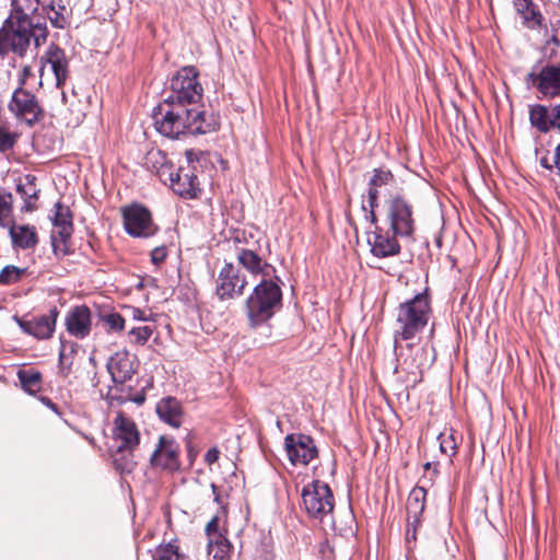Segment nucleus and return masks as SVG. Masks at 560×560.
Masks as SVG:
<instances>
[{
  "mask_svg": "<svg viewBox=\"0 0 560 560\" xmlns=\"http://www.w3.org/2000/svg\"><path fill=\"white\" fill-rule=\"evenodd\" d=\"M153 560H187L186 556L179 552L175 542L160 545L153 555Z\"/></svg>",
  "mask_w": 560,
  "mask_h": 560,
  "instance_id": "nucleus-37",
  "label": "nucleus"
},
{
  "mask_svg": "<svg viewBox=\"0 0 560 560\" xmlns=\"http://www.w3.org/2000/svg\"><path fill=\"white\" fill-rule=\"evenodd\" d=\"M212 490H213V493L215 494V490H217V488H215V486H214V485H212Z\"/></svg>",
  "mask_w": 560,
  "mask_h": 560,
  "instance_id": "nucleus-57",
  "label": "nucleus"
},
{
  "mask_svg": "<svg viewBox=\"0 0 560 560\" xmlns=\"http://www.w3.org/2000/svg\"><path fill=\"white\" fill-rule=\"evenodd\" d=\"M179 446L174 439L162 435L150 457L151 465L165 470H176L179 467Z\"/></svg>",
  "mask_w": 560,
  "mask_h": 560,
  "instance_id": "nucleus-16",
  "label": "nucleus"
},
{
  "mask_svg": "<svg viewBox=\"0 0 560 560\" xmlns=\"http://www.w3.org/2000/svg\"><path fill=\"white\" fill-rule=\"evenodd\" d=\"M46 63L54 73L56 86L61 89L66 83L69 74V62L65 51L58 46H49L45 55Z\"/></svg>",
  "mask_w": 560,
  "mask_h": 560,
  "instance_id": "nucleus-24",
  "label": "nucleus"
},
{
  "mask_svg": "<svg viewBox=\"0 0 560 560\" xmlns=\"http://www.w3.org/2000/svg\"><path fill=\"white\" fill-rule=\"evenodd\" d=\"M549 119H552V107L549 108Z\"/></svg>",
  "mask_w": 560,
  "mask_h": 560,
  "instance_id": "nucleus-55",
  "label": "nucleus"
},
{
  "mask_svg": "<svg viewBox=\"0 0 560 560\" xmlns=\"http://www.w3.org/2000/svg\"><path fill=\"white\" fill-rule=\"evenodd\" d=\"M10 236L14 247L22 249L33 248L36 246L37 233L36 229L31 225H14L13 222L10 226Z\"/></svg>",
  "mask_w": 560,
  "mask_h": 560,
  "instance_id": "nucleus-30",
  "label": "nucleus"
},
{
  "mask_svg": "<svg viewBox=\"0 0 560 560\" xmlns=\"http://www.w3.org/2000/svg\"><path fill=\"white\" fill-rule=\"evenodd\" d=\"M16 192L23 200L22 212H33L37 209L40 188L37 185L35 175L26 174L16 180Z\"/></svg>",
  "mask_w": 560,
  "mask_h": 560,
  "instance_id": "nucleus-22",
  "label": "nucleus"
},
{
  "mask_svg": "<svg viewBox=\"0 0 560 560\" xmlns=\"http://www.w3.org/2000/svg\"><path fill=\"white\" fill-rule=\"evenodd\" d=\"M42 401H43V402H45L47 406H49V407H51V408H54V407H55V405L50 401V399H49V398L43 397V398H42Z\"/></svg>",
  "mask_w": 560,
  "mask_h": 560,
  "instance_id": "nucleus-53",
  "label": "nucleus"
},
{
  "mask_svg": "<svg viewBox=\"0 0 560 560\" xmlns=\"http://www.w3.org/2000/svg\"><path fill=\"white\" fill-rule=\"evenodd\" d=\"M75 352L74 348L71 346L69 352L67 351V348L65 345H62L60 352H59V364H60V371L61 373L67 376L70 371L73 363L72 357Z\"/></svg>",
  "mask_w": 560,
  "mask_h": 560,
  "instance_id": "nucleus-41",
  "label": "nucleus"
},
{
  "mask_svg": "<svg viewBox=\"0 0 560 560\" xmlns=\"http://www.w3.org/2000/svg\"><path fill=\"white\" fill-rule=\"evenodd\" d=\"M152 328L149 326L135 327L129 331V335L133 338L132 342L144 345L152 336Z\"/></svg>",
  "mask_w": 560,
  "mask_h": 560,
  "instance_id": "nucleus-42",
  "label": "nucleus"
},
{
  "mask_svg": "<svg viewBox=\"0 0 560 560\" xmlns=\"http://www.w3.org/2000/svg\"><path fill=\"white\" fill-rule=\"evenodd\" d=\"M107 371L116 384H124L136 373V357L127 350H120L109 357Z\"/></svg>",
  "mask_w": 560,
  "mask_h": 560,
  "instance_id": "nucleus-17",
  "label": "nucleus"
},
{
  "mask_svg": "<svg viewBox=\"0 0 560 560\" xmlns=\"http://www.w3.org/2000/svg\"><path fill=\"white\" fill-rule=\"evenodd\" d=\"M107 331H121L125 327V319L118 313H107L101 316Z\"/></svg>",
  "mask_w": 560,
  "mask_h": 560,
  "instance_id": "nucleus-39",
  "label": "nucleus"
},
{
  "mask_svg": "<svg viewBox=\"0 0 560 560\" xmlns=\"http://www.w3.org/2000/svg\"><path fill=\"white\" fill-rule=\"evenodd\" d=\"M553 164L557 167L558 173L560 175V143L556 148V152H555V155H553Z\"/></svg>",
  "mask_w": 560,
  "mask_h": 560,
  "instance_id": "nucleus-49",
  "label": "nucleus"
},
{
  "mask_svg": "<svg viewBox=\"0 0 560 560\" xmlns=\"http://www.w3.org/2000/svg\"><path fill=\"white\" fill-rule=\"evenodd\" d=\"M159 418L173 428H179L184 420L180 402L174 397H165L156 404Z\"/></svg>",
  "mask_w": 560,
  "mask_h": 560,
  "instance_id": "nucleus-26",
  "label": "nucleus"
},
{
  "mask_svg": "<svg viewBox=\"0 0 560 560\" xmlns=\"http://www.w3.org/2000/svg\"><path fill=\"white\" fill-rule=\"evenodd\" d=\"M550 42L555 46H560V22H557L556 24L551 25V37Z\"/></svg>",
  "mask_w": 560,
  "mask_h": 560,
  "instance_id": "nucleus-47",
  "label": "nucleus"
},
{
  "mask_svg": "<svg viewBox=\"0 0 560 560\" xmlns=\"http://www.w3.org/2000/svg\"><path fill=\"white\" fill-rule=\"evenodd\" d=\"M16 132L11 131L7 126H0V152L11 150L18 140Z\"/></svg>",
  "mask_w": 560,
  "mask_h": 560,
  "instance_id": "nucleus-40",
  "label": "nucleus"
},
{
  "mask_svg": "<svg viewBox=\"0 0 560 560\" xmlns=\"http://www.w3.org/2000/svg\"><path fill=\"white\" fill-rule=\"evenodd\" d=\"M301 495L308 516L323 521L332 513L335 499L327 483L314 480L304 486Z\"/></svg>",
  "mask_w": 560,
  "mask_h": 560,
  "instance_id": "nucleus-7",
  "label": "nucleus"
},
{
  "mask_svg": "<svg viewBox=\"0 0 560 560\" xmlns=\"http://www.w3.org/2000/svg\"><path fill=\"white\" fill-rule=\"evenodd\" d=\"M13 222V196L0 189V226L8 228Z\"/></svg>",
  "mask_w": 560,
  "mask_h": 560,
  "instance_id": "nucleus-35",
  "label": "nucleus"
},
{
  "mask_svg": "<svg viewBox=\"0 0 560 560\" xmlns=\"http://www.w3.org/2000/svg\"><path fill=\"white\" fill-rule=\"evenodd\" d=\"M540 165L549 171L552 170L553 167V164L549 162V159L547 156L540 159Z\"/></svg>",
  "mask_w": 560,
  "mask_h": 560,
  "instance_id": "nucleus-50",
  "label": "nucleus"
},
{
  "mask_svg": "<svg viewBox=\"0 0 560 560\" xmlns=\"http://www.w3.org/2000/svg\"><path fill=\"white\" fill-rule=\"evenodd\" d=\"M167 184L174 192L184 198H196L199 191V182L196 174L183 166L178 167L177 171L173 170L171 175L167 176Z\"/></svg>",
  "mask_w": 560,
  "mask_h": 560,
  "instance_id": "nucleus-21",
  "label": "nucleus"
},
{
  "mask_svg": "<svg viewBox=\"0 0 560 560\" xmlns=\"http://www.w3.org/2000/svg\"><path fill=\"white\" fill-rule=\"evenodd\" d=\"M440 450L447 456H453L457 450V443L453 431L442 432L439 435Z\"/></svg>",
  "mask_w": 560,
  "mask_h": 560,
  "instance_id": "nucleus-38",
  "label": "nucleus"
},
{
  "mask_svg": "<svg viewBox=\"0 0 560 560\" xmlns=\"http://www.w3.org/2000/svg\"><path fill=\"white\" fill-rule=\"evenodd\" d=\"M49 20L55 27L63 28L67 25V18L56 11H52V15H49Z\"/></svg>",
  "mask_w": 560,
  "mask_h": 560,
  "instance_id": "nucleus-45",
  "label": "nucleus"
},
{
  "mask_svg": "<svg viewBox=\"0 0 560 560\" xmlns=\"http://www.w3.org/2000/svg\"><path fill=\"white\" fill-rule=\"evenodd\" d=\"M51 220L54 224V231L51 234L52 241L56 242L58 236L61 242H66L72 232V220L69 208L57 202L55 205V211Z\"/></svg>",
  "mask_w": 560,
  "mask_h": 560,
  "instance_id": "nucleus-28",
  "label": "nucleus"
},
{
  "mask_svg": "<svg viewBox=\"0 0 560 560\" xmlns=\"http://www.w3.org/2000/svg\"><path fill=\"white\" fill-rule=\"evenodd\" d=\"M135 450H118L113 454L114 464L120 472H131L137 466Z\"/></svg>",
  "mask_w": 560,
  "mask_h": 560,
  "instance_id": "nucleus-34",
  "label": "nucleus"
},
{
  "mask_svg": "<svg viewBox=\"0 0 560 560\" xmlns=\"http://www.w3.org/2000/svg\"><path fill=\"white\" fill-rule=\"evenodd\" d=\"M219 516H213L210 522L206 526V533L208 536V539L210 540L213 538L214 535H222V533L219 530Z\"/></svg>",
  "mask_w": 560,
  "mask_h": 560,
  "instance_id": "nucleus-43",
  "label": "nucleus"
},
{
  "mask_svg": "<svg viewBox=\"0 0 560 560\" xmlns=\"http://www.w3.org/2000/svg\"><path fill=\"white\" fill-rule=\"evenodd\" d=\"M526 82L538 91L540 97L553 98L560 96V62L548 63L539 72H529Z\"/></svg>",
  "mask_w": 560,
  "mask_h": 560,
  "instance_id": "nucleus-10",
  "label": "nucleus"
},
{
  "mask_svg": "<svg viewBox=\"0 0 560 560\" xmlns=\"http://www.w3.org/2000/svg\"><path fill=\"white\" fill-rule=\"evenodd\" d=\"M203 89L198 80L195 67H184L172 78L167 96L164 98L185 107L203 109L201 104Z\"/></svg>",
  "mask_w": 560,
  "mask_h": 560,
  "instance_id": "nucleus-6",
  "label": "nucleus"
},
{
  "mask_svg": "<svg viewBox=\"0 0 560 560\" xmlns=\"http://www.w3.org/2000/svg\"><path fill=\"white\" fill-rule=\"evenodd\" d=\"M61 97H62V102L66 104L67 103V96H66L65 91H61Z\"/></svg>",
  "mask_w": 560,
  "mask_h": 560,
  "instance_id": "nucleus-54",
  "label": "nucleus"
},
{
  "mask_svg": "<svg viewBox=\"0 0 560 560\" xmlns=\"http://www.w3.org/2000/svg\"><path fill=\"white\" fill-rule=\"evenodd\" d=\"M284 448L293 465H307L318 454L314 440L306 434H288Z\"/></svg>",
  "mask_w": 560,
  "mask_h": 560,
  "instance_id": "nucleus-12",
  "label": "nucleus"
},
{
  "mask_svg": "<svg viewBox=\"0 0 560 560\" xmlns=\"http://www.w3.org/2000/svg\"><path fill=\"white\" fill-rule=\"evenodd\" d=\"M394 182V175L383 168H375L373 176L369 180L368 203L370 207L369 218L372 223L376 222L374 209L377 207L378 189L383 186L390 185Z\"/></svg>",
  "mask_w": 560,
  "mask_h": 560,
  "instance_id": "nucleus-25",
  "label": "nucleus"
},
{
  "mask_svg": "<svg viewBox=\"0 0 560 560\" xmlns=\"http://www.w3.org/2000/svg\"><path fill=\"white\" fill-rule=\"evenodd\" d=\"M219 458V451L217 448H210L206 455L205 459L208 464H213Z\"/></svg>",
  "mask_w": 560,
  "mask_h": 560,
  "instance_id": "nucleus-48",
  "label": "nucleus"
},
{
  "mask_svg": "<svg viewBox=\"0 0 560 560\" xmlns=\"http://www.w3.org/2000/svg\"><path fill=\"white\" fill-rule=\"evenodd\" d=\"M430 466H431V464H430V463H427V464L424 465V469H429V468H430Z\"/></svg>",
  "mask_w": 560,
  "mask_h": 560,
  "instance_id": "nucleus-56",
  "label": "nucleus"
},
{
  "mask_svg": "<svg viewBox=\"0 0 560 560\" xmlns=\"http://www.w3.org/2000/svg\"><path fill=\"white\" fill-rule=\"evenodd\" d=\"M113 439L118 450H136L140 432L132 419L119 412L114 420Z\"/></svg>",
  "mask_w": 560,
  "mask_h": 560,
  "instance_id": "nucleus-14",
  "label": "nucleus"
},
{
  "mask_svg": "<svg viewBox=\"0 0 560 560\" xmlns=\"http://www.w3.org/2000/svg\"><path fill=\"white\" fill-rule=\"evenodd\" d=\"M144 165L151 172L156 173L164 184H167V176L173 172V165L163 151L160 149L149 150L144 156Z\"/></svg>",
  "mask_w": 560,
  "mask_h": 560,
  "instance_id": "nucleus-29",
  "label": "nucleus"
},
{
  "mask_svg": "<svg viewBox=\"0 0 560 560\" xmlns=\"http://www.w3.org/2000/svg\"><path fill=\"white\" fill-rule=\"evenodd\" d=\"M58 315V310L52 307L45 315L33 317L28 320L14 316V320L25 334L36 339H48L55 331Z\"/></svg>",
  "mask_w": 560,
  "mask_h": 560,
  "instance_id": "nucleus-13",
  "label": "nucleus"
},
{
  "mask_svg": "<svg viewBox=\"0 0 560 560\" xmlns=\"http://www.w3.org/2000/svg\"><path fill=\"white\" fill-rule=\"evenodd\" d=\"M514 7L528 27H535L540 24L541 16L534 9L532 0H514Z\"/></svg>",
  "mask_w": 560,
  "mask_h": 560,
  "instance_id": "nucleus-33",
  "label": "nucleus"
},
{
  "mask_svg": "<svg viewBox=\"0 0 560 560\" xmlns=\"http://www.w3.org/2000/svg\"><path fill=\"white\" fill-rule=\"evenodd\" d=\"M427 491L422 487H416L411 490L407 500V539L416 538V526L420 522V516L424 510V500Z\"/></svg>",
  "mask_w": 560,
  "mask_h": 560,
  "instance_id": "nucleus-23",
  "label": "nucleus"
},
{
  "mask_svg": "<svg viewBox=\"0 0 560 560\" xmlns=\"http://www.w3.org/2000/svg\"><path fill=\"white\" fill-rule=\"evenodd\" d=\"M18 378L23 390L30 395H35L42 389V374L34 369L19 370Z\"/></svg>",
  "mask_w": 560,
  "mask_h": 560,
  "instance_id": "nucleus-31",
  "label": "nucleus"
},
{
  "mask_svg": "<svg viewBox=\"0 0 560 560\" xmlns=\"http://www.w3.org/2000/svg\"><path fill=\"white\" fill-rule=\"evenodd\" d=\"M27 268H20L13 265H7L0 270V284L11 285L20 282L28 276Z\"/></svg>",
  "mask_w": 560,
  "mask_h": 560,
  "instance_id": "nucleus-36",
  "label": "nucleus"
},
{
  "mask_svg": "<svg viewBox=\"0 0 560 560\" xmlns=\"http://www.w3.org/2000/svg\"><path fill=\"white\" fill-rule=\"evenodd\" d=\"M246 285L245 276L232 262H225L217 278L215 293L220 300L234 299L243 294Z\"/></svg>",
  "mask_w": 560,
  "mask_h": 560,
  "instance_id": "nucleus-11",
  "label": "nucleus"
},
{
  "mask_svg": "<svg viewBox=\"0 0 560 560\" xmlns=\"http://www.w3.org/2000/svg\"><path fill=\"white\" fill-rule=\"evenodd\" d=\"M195 159V153L192 151H187L186 152V161L187 163H191Z\"/></svg>",
  "mask_w": 560,
  "mask_h": 560,
  "instance_id": "nucleus-52",
  "label": "nucleus"
},
{
  "mask_svg": "<svg viewBox=\"0 0 560 560\" xmlns=\"http://www.w3.org/2000/svg\"><path fill=\"white\" fill-rule=\"evenodd\" d=\"M397 237L394 233L389 235L388 231L376 226L375 231L368 236V243L373 256L385 258L399 254L400 245Z\"/></svg>",
  "mask_w": 560,
  "mask_h": 560,
  "instance_id": "nucleus-20",
  "label": "nucleus"
},
{
  "mask_svg": "<svg viewBox=\"0 0 560 560\" xmlns=\"http://www.w3.org/2000/svg\"><path fill=\"white\" fill-rule=\"evenodd\" d=\"M38 4L39 0H12L11 14L0 30V55L13 51L23 56L32 40L35 47L46 42V24L31 18Z\"/></svg>",
  "mask_w": 560,
  "mask_h": 560,
  "instance_id": "nucleus-1",
  "label": "nucleus"
},
{
  "mask_svg": "<svg viewBox=\"0 0 560 560\" xmlns=\"http://www.w3.org/2000/svg\"><path fill=\"white\" fill-rule=\"evenodd\" d=\"M32 74V68L30 66L23 67V80H26Z\"/></svg>",
  "mask_w": 560,
  "mask_h": 560,
  "instance_id": "nucleus-51",
  "label": "nucleus"
},
{
  "mask_svg": "<svg viewBox=\"0 0 560 560\" xmlns=\"http://www.w3.org/2000/svg\"><path fill=\"white\" fill-rule=\"evenodd\" d=\"M167 250L165 246H158L151 252V260L154 265H160L165 260Z\"/></svg>",
  "mask_w": 560,
  "mask_h": 560,
  "instance_id": "nucleus-44",
  "label": "nucleus"
},
{
  "mask_svg": "<svg viewBox=\"0 0 560 560\" xmlns=\"http://www.w3.org/2000/svg\"><path fill=\"white\" fill-rule=\"evenodd\" d=\"M67 332L77 338H86L92 330V313L85 305L70 308L65 318Z\"/></svg>",
  "mask_w": 560,
  "mask_h": 560,
  "instance_id": "nucleus-18",
  "label": "nucleus"
},
{
  "mask_svg": "<svg viewBox=\"0 0 560 560\" xmlns=\"http://www.w3.org/2000/svg\"><path fill=\"white\" fill-rule=\"evenodd\" d=\"M282 305V292L277 282L261 279L246 300L245 310L252 327L268 322Z\"/></svg>",
  "mask_w": 560,
  "mask_h": 560,
  "instance_id": "nucleus-5",
  "label": "nucleus"
},
{
  "mask_svg": "<svg viewBox=\"0 0 560 560\" xmlns=\"http://www.w3.org/2000/svg\"><path fill=\"white\" fill-rule=\"evenodd\" d=\"M529 122L533 128L541 133H548L557 129L560 133V103L552 106V119H549V107L535 104L529 106Z\"/></svg>",
  "mask_w": 560,
  "mask_h": 560,
  "instance_id": "nucleus-19",
  "label": "nucleus"
},
{
  "mask_svg": "<svg viewBox=\"0 0 560 560\" xmlns=\"http://www.w3.org/2000/svg\"><path fill=\"white\" fill-rule=\"evenodd\" d=\"M154 127L164 137L177 139L182 135H205L217 128V122L203 109L185 107L163 100L153 110Z\"/></svg>",
  "mask_w": 560,
  "mask_h": 560,
  "instance_id": "nucleus-2",
  "label": "nucleus"
},
{
  "mask_svg": "<svg viewBox=\"0 0 560 560\" xmlns=\"http://www.w3.org/2000/svg\"><path fill=\"white\" fill-rule=\"evenodd\" d=\"M122 219L126 232L132 237L148 238L159 230L152 220L151 212L138 203L125 207Z\"/></svg>",
  "mask_w": 560,
  "mask_h": 560,
  "instance_id": "nucleus-9",
  "label": "nucleus"
},
{
  "mask_svg": "<svg viewBox=\"0 0 560 560\" xmlns=\"http://www.w3.org/2000/svg\"><path fill=\"white\" fill-rule=\"evenodd\" d=\"M9 108L19 119L28 125L37 121L40 115V107L35 96L23 89L14 91Z\"/></svg>",
  "mask_w": 560,
  "mask_h": 560,
  "instance_id": "nucleus-15",
  "label": "nucleus"
},
{
  "mask_svg": "<svg viewBox=\"0 0 560 560\" xmlns=\"http://www.w3.org/2000/svg\"><path fill=\"white\" fill-rule=\"evenodd\" d=\"M386 220L392 232L399 237H412L416 229L412 205L401 195L386 201Z\"/></svg>",
  "mask_w": 560,
  "mask_h": 560,
  "instance_id": "nucleus-8",
  "label": "nucleus"
},
{
  "mask_svg": "<svg viewBox=\"0 0 560 560\" xmlns=\"http://www.w3.org/2000/svg\"><path fill=\"white\" fill-rule=\"evenodd\" d=\"M430 316L431 306L427 293H419L401 303L397 310L394 339L416 340L428 325Z\"/></svg>",
  "mask_w": 560,
  "mask_h": 560,
  "instance_id": "nucleus-3",
  "label": "nucleus"
},
{
  "mask_svg": "<svg viewBox=\"0 0 560 560\" xmlns=\"http://www.w3.org/2000/svg\"><path fill=\"white\" fill-rule=\"evenodd\" d=\"M237 261L254 277L261 276L262 279H266L270 275L271 266L252 249L240 248L237 250Z\"/></svg>",
  "mask_w": 560,
  "mask_h": 560,
  "instance_id": "nucleus-27",
  "label": "nucleus"
},
{
  "mask_svg": "<svg viewBox=\"0 0 560 560\" xmlns=\"http://www.w3.org/2000/svg\"><path fill=\"white\" fill-rule=\"evenodd\" d=\"M231 553V544L223 535H214L208 541V555L213 560H229Z\"/></svg>",
  "mask_w": 560,
  "mask_h": 560,
  "instance_id": "nucleus-32",
  "label": "nucleus"
},
{
  "mask_svg": "<svg viewBox=\"0 0 560 560\" xmlns=\"http://www.w3.org/2000/svg\"><path fill=\"white\" fill-rule=\"evenodd\" d=\"M128 311L130 312V316L135 320L147 322L150 318V315L147 314V312L137 307H128Z\"/></svg>",
  "mask_w": 560,
  "mask_h": 560,
  "instance_id": "nucleus-46",
  "label": "nucleus"
},
{
  "mask_svg": "<svg viewBox=\"0 0 560 560\" xmlns=\"http://www.w3.org/2000/svg\"><path fill=\"white\" fill-rule=\"evenodd\" d=\"M401 341L394 339L397 361L395 373H405V381L416 384L421 381L423 370L429 369L434 362L435 352L429 343L409 340L402 345Z\"/></svg>",
  "mask_w": 560,
  "mask_h": 560,
  "instance_id": "nucleus-4",
  "label": "nucleus"
}]
</instances>
